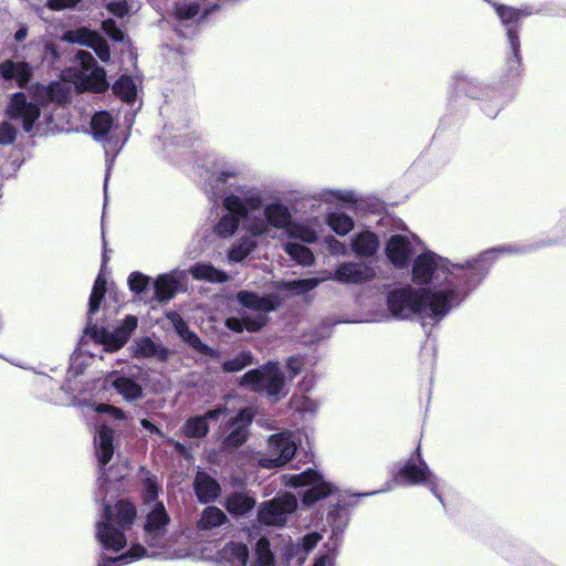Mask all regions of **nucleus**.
I'll list each match as a JSON object with an SVG mask.
<instances>
[{
  "instance_id": "obj_1",
  "label": "nucleus",
  "mask_w": 566,
  "mask_h": 566,
  "mask_svg": "<svg viewBox=\"0 0 566 566\" xmlns=\"http://www.w3.org/2000/svg\"><path fill=\"white\" fill-rule=\"evenodd\" d=\"M242 175L241 165L223 159L214 160L205 169L202 188L211 199L221 198L224 210L213 229L217 235L231 238L242 224L252 235L275 239L284 234L305 243H314L318 239L317 219L295 221L285 203L272 201L264 205L260 188L231 182Z\"/></svg>"
},
{
  "instance_id": "obj_2",
  "label": "nucleus",
  "mask_w": 566,
  "mask_h": 566,
  "mask_svg": "<svg viewBox=\"0 0 566 566\" xmlns=\"http://www.w3.org/2000/svg\"><path fill=\"white\" fill-rule=\"evenodd\" d=\"M500 251H486L463 264L452 263L431 251L422 252L413 260L412 281L428 285L423 291L431 300L429 308L438 316H446L481 283L488 270L485 261Z\"/></svg>"
},
{
  "instance_id": "obj_3",
  "label": "nucleus",
  "mask_w": 566,
  "mask_h": 566,
  "mask_svg": "<svg viewBox=\"0 0 566 566\" xmlns=\"http://www.w3.org/2000/svg\"><path fill=\"white\" fill-rule=\"evenodd\" d=\"M74 62L80 66V70L64 72L62 81L53 82L48 86H34L31 101H28L24 93L13 94L7 106V116L12 120L20 122L25 132H31L40 116L39 105L48 103L63 104L69 99L71 93L70 81L80 91L103 92L107 88L106 73L103 67L97 65L90 52L77 51Z\"/></svg>"
},
{
  "instance_id": "obj_4",
  "label": "nucleus",
  "mask_w": 566,
  "mask_h": 566,
  "mask_svg": "<svg viewBox=\"0 0 566 566\" xmlns=\"http://www.w3.org/2000/svg\"><path fill=\"white\" fill-rule=\"evenodd\" d=\"M142 496L146 511L144 525V541L147 547L132 545L129 551L116 557H102L98 566H120L129 564L143 557L150 558H175L182 555L176 554L170 548V537L167 526L170 517L161 502L157 501L159 486L156 478L149 472L143 471Z\"/></svg>"
},
{
  "instance_id": "obj_5",
  "label": "nucleus",
  "mask_w": 566,
  "mask_h": 566,
  "mask_svg": "<svg viewBox=\"0 0 566 566\" xmlns=\"http://www.w3.org/2000/svg\"><path fill=\"white\" fill-rule=\"evenodd\" d=\"M136 509L120 500L114 506L104 505V513L96 524V538L104 548L119 552L127 544V533L136 521Z\"/></svg>"
},
{
  "instance_id": "obj_6",
  "label": "nucleus",
  "mask_w": 566,
  "mask_h": 566,
  "mask_svg": "<svg viewBox=\"0 0 566 566\" xmlns=\"http://www.w3.org/2000/svg\"><path fill=\"white\" fill-rule=\"evenodd\" d=\"M105 292L106 280L103 277V275L99 274L95 280L90 297V322L85 328V333L90 335L95 342L104 345L106 350L114 352L123 347L128 340L130 334L136 329L137 317L134 315L126 316L122 325L115 328L113 332H108L105 328H98L96 325H93L91 322L92 316L98 311Z\"/></svg>"
},
{
  "instance_id": "obj_7",
  "label": "nucleus",
  "mask_w": 566,
  "mask_h": 566,
  "mask_svg": "<svg viewBox=\"0 0 566 566\" xmlns=\"http://www.w3.org/2000/svg\"><path fill=\"white\" fill-rule=\"evenodd\" d=\"M235 298L241 306L240 316L226 319V326L234 333L260 331L268 323L269 313L275 310L274 300L269 295L240 291Z\"/></svg>"
},
{
  "instance_id": "obj_8",
  "label": "nucleus",
  "mask_w": 566,
  "mask_h": 566,
  "mask_svg": "<svg viewBox=\"0 0 566 566\" xmlns=\"http://www.w3.org/2000/svg\"><path fill=\"white\" fill-rule=\"evenodd\" d=\"M430 301L423 290L411 285L392 290L387 297L388 308L395 317L407 319L418 315L421 318L442 319L444 316H438L429 308Z\"/></svg>"
},
{
  "instance_id": "obj_9",
  "label": "nucleus",
  "mask_w": 566,
  "mask_h": 566,
  "mask_svg": "<svg viewBox=\"0 0 566 566\" xmlns=\"http://www.w3.org/2000/svg\"><path fill=\"white\" fill-rule=\"evenodd\" d=\"M241 385L252 391L264 394L279 400L286 395L285 379L277 363L270 361L260 369L248 371L241 378Z\"/></svg>"
},
{
  "instance_id": "obj_10",
  "label": "nucleus",
  "mask_w": 566,
  "mask_h": 566,
  "mask_svg": "<svg viewBox=\"0 0 566 566\" xmlns=\"http://www.w3.org/2000/svg\"><path fill=\"white\" fill-rule=\"evenodd\" d=\"M282 483L290 488H306L302 495L304 505H312L337 491V488L327 481L318 471L308 469L297 474H283Z\"/></svg>"
},
{
  "instance_id": "obj_11",
  "label": "nucleus",
  "mask_w": 566,
  "mask_h": 566,
  "mask_svg": "<svg viewBox=\"0 0 566 566\" xmlns=\"http://www.w3.org/2000/svg\"><path fill=\"white\" fill-rule=\"evenodd\" d=\"M396 478L411 485H424L442 503V496L440 494L442 481L430 470L427 462L422 459L420 447H418L410 459L399 468Z\"/></svg>"
},
{
  "instance_id": "obj_12",
  "label": "nucleus",
  "mask_w": 566,
  "mask_h": 566,
  "mask_svg": "<svg viewBox=\"0 0 566 566\" xmlns=\"http://www.w3.org/2000/svg\"><path fill=\"white\" fill-rule=\"evenodd\" d=\"M91 130L93 138L103 144L107 158H114L126 142V136L107 112H98L92 117Z\"/></svg>"
},
{
  "instance_id": "obj_13",
  "label": "nucleus",
  "mask_w": 566,
  "mask_h": 566,
  "mask_svg": "<svg viewBox=\"0 0 566 566\" xmlns=\"http://www.w3.org/2000/svg\"><path fill=\"white\" fill-rule=\"evenodd\" d=\"M296 441L290 431L272 434L268 448L259 459V464L265 469L279 468L292 460L296 452Z\"/></svg>"
},
{
  "instance_id": "obj_14",
  "label": "nucleus",
  "mask_w": 566,
  "mask_h": 566,
  "mask_svg": "<svg viewBox=\"0 0 566 566\" xmlns=\"http://www.w3.org/2000/svg\"><path fill=\"white\" fill-rule=\"evenodd\" d=\"M296 509V496L292 493H284L271 501L263 502L258 511V520L269 526H283Z\"/></svg>"
},
{
  "instance_id": "obj_15",
  "label": "nucleus",
  "mask_w": 566,
  "mask_h": 566,
  "mask_svg": "<svg viewBox=\"0 0 566 566\" xmlns=\"http://www.w3.org/2000/svg\"><path fill=\"white\" fill-rule=\"evenodd\" d=\"M420 243L419 238L413 234H395L386 244L387 258L397 269H405Z\"/></svg>"
},
{
  "instance_id": "obj_16",
  "label": "nucleus",
  "mask_w": 566,
  "mask_h": 566,
  "mask_svg": "<svg viewBox=\"0 0 566 566\" xmlns=\"http://www.w3.org/2000/svg\"><path fill=\"white\" fill-rule=\"evenodd\" d=\"M495 10L500 17L503 25L506 29L507 40L514 56V62L520 63V38L517 34L518 21L531 14L530 11L524 9H515L512 7L495 4Z\"/></svg>"
},
{
  "instance_id": "obj_17",
  "label": "nucleus",
  "mask_w": 566,
  "mask_h": 566,
  "mask_svg": "<svg viewBox=\"0 0 566 566\" xmlns=\"http://www.w3.org/2000/svg\"><path fill=\"white\" fill-rule=\"evenodd\" d=\"M375 271L371 266L355 262H344L337 266L334 273H327L326 280H335L340 283H363L371 280Z\"/></svg>"
},
{
  "instance_id": "obj_18",
  "label": "nucleus",
  "mask_w": 566,
  "mask_h": 566,
  "mask_svg": "<svg viewBox=\"0 0 566 566\" xmlns=\"http://www.w3.org/2000/svg\"><path fill=\"white\" fill-rule=\"evenodd\" d=\"M186 280L187 272L178 269L158 275L154 282L155 296L157 301H170Z\"/></svg>"
},
{
  "instance_id": "obj_19",
  "label": "nucleus",
  "mask_w": 566,
  "mask_h": 566,
  "mask_svg": "<svg viewBox=\"0 0 566 566\" xmlns=\"http://www.w3.org/2000/svg\"><path fill=\"white\" fill-rule=\"evenodd\" d=\"M226 413L227 409L219 407L207 411L203 416L191 417L182 426V432L188 438H203L209 430L208 420H214Z\"/></svg>"
},
{
  "instance_id": "obj_20",
  "label": "nucleus",
  "mask_w": 566,
  "mask_h": 566,
  "mask_svg": "<svg viewBox=\"0 0 566 566\" xmlns=\"http://www.w3.org/2000/svg\"><path fill=\"white\" fill-rule=\"evenodd\" d=\"M253 418V412L250 408L242 409L234 419L230 422V433L224 439L227 448H237L241 446L248 437L247 427Z\"/></svg>"
},
{
  "instance_id": "obj_21",
  "label": "nucleus",
  "mask_w": 566,
  "mask_h": 566,
  "mask_svg": "<svg viewBox=\"0 0 566 566\" xmlns=\"http://www.w3.org/2000/svg\"><path fill=\"white\" fill-rule=\"evenodd\" d=\"M130 349L136 358H154L160 361L168 358V350L149 337L135 339Z\"/></svg>"
},
{
  "instance_id": "obj_22",
  "label": "nucleus",
  "mask_w": 566,
  "mask_h": 566,
  "mask_svg": "<svg viewBox=\"0 0 566 566\" xmlns=\"http://www.w3.org/2000/svg\"><path fill=\"white\" fill-rule=\"evenodd\" d=\"M113 430L106 426H101L94 438L96 457L101 467H105L114 454Z\"/></svg>"
},
{
  "instance_id": "obj_23",
  "label": "nucleus",
  "mask_w": 566,
  "mask_h": 566,
  "mask_svg": "<svg viewBox=\"0 0 566 566\" xmlns=\"http://www.w3.org/2000/svg\"><path fill=\"white\" fill-rule=\"evenodd\" d=\"M193 485L196 495L201 503L213 502L219 496L220 485L206 472H197Z\"/></svg>"
},
{
  "instance_id": "obj_24",
  "label": "nucleus",
  "mask_w": 566,
  "mask_h": 566,
  "mask_svg": "<svg viewBox=\"0 0 566 566\" xmlns=\"http://www.w3.org/2000/svg\"><path fill=\"white\" fill-rule=\"evenodd\" d=\"M0 76L6 81L14 80L20 87H23L31 78V67L25 62L7 60L0 63Z\"/></svg>"
},
{
  "instance_id": "obj_25",
  "label": "nucleus",
  "mask_w": 566,
  "mask_h": 566,
  "mask_svg": "<svg viewBox=\"0 0 566 566\" xmlns=\"http://www.w3.org/2000/svg\"><path fill=\"white\" fill-rule=\"evenodd\" d=\"M106 381L127 401L142 397L143 389L135 380L113 373Z\"/></svg>"
},
{
  "instance_id": "obj_26",
  "label": "nucleus",
  "mask_w": 566,
  "mask_h": 566,
  "mask_svg": "<svg viewBox=\"0 0 566 566\" xmlns=\"http://www.w3.org/2000/svg\"><path fill=\"white\" fill-rule=\"evenodd\" d=\"M220 560L227 566H247L249 551L244 544L229 543L219 553Z\"/></svg>"
},
{
  "instance_id": "obj_27",
  "label": "nucleus",
  "mask_w": 566,
  "mask_h": 566,
  "mask_svg": "<svg viewBox=\"0 0 566 566\" xmlns=\"http://www.w3.org/2000/svg\"><path fill=\"white\" fill-rule=\"evenodd\" d=\"M188 273L197 281H207L210 283H223L229 280V275L210 263H196L189 268Z\"/></svg>"
},
{
  "instance_id": "obj_28",
  "label": "nucleus",
  "mask_w": 566,
  "mask_h": 566,
  "mask_svg": "<svg viewBox=\"0 0 566 566\" xmlns=\"http://www.w3.org/2000/svg\"><path fill=\"white\" fill-rule=\"evenodd\" d=\"M378 248V237L371 231H363L355 235L352 241V249L358 256H371Z\"/></svg>"
},
{
  "instance_id": "obj_29",
  "label": "nucleus",
  "mask_w": 566,
  "mask_h": 566,
  "mask_svg": "<svg viewBox=\"0 0 566 566\" xmlns=\"http://www.w3.org/2000/svg\"><path fill=\"white\" fill-rule=\"evenodd\" d=\"M227 515L217 506L206 507L197 522L199 531H212L227 522Z\"/></svg>"
},
{
  "instance_id": "obj_30",
  "label": "nucleus",
  "mask_w": 566,
  "mask_h": 566,
  "mask_svg": "<svg viewBox=\"0 0 566 566\" xmlns=\"http://www.w3.org/2000/svg\"><path fill=\"white\" fill-rule=\"evenodd\" d=\"M249 566H275L274 554L270 548V543L265 537H261L250 557Z\"/></svg>"
},
{
  "instance_id": "obj_31",
  "label": "nucleus",
  "mask_w": 566,
  "mask_h": 566,
  "mask_svg": "<svg viewBox=\"0 0 566 566\" xmlns=\"http://www.w3.org/2000/svg\"><path fill=\"white\" fill-rule=\"evenodd\" d=\"M248 233L249 235L241 238L230 249L228 254L230 261H243L256 248V241L254 238H266L265 235H252L250 232Z\"/></svg>"
},
{
  "instance_id": "obj_32",
  "label": "nucleus",
  "mask_w": 566,
  "mask_h": 566,
  "mask_svg": "<svg viewBox=\"0 0 566 566\" xmlns=\"http://www.w3.org/2000/svg\"><path fill=\"white\" fill-rule=\"evenodd\" d=\"M103 3L112 15L119 19L135 14L140 7L136 0H103Z\"/></svg>"
},
{
  "instance_id": "obj_33",
  "label": "nucleus",
  "mask_w": 566,
  "mask_h": 566,
  "mask_svg": "<svg viewBox=\"0 0 566 566\" xmlns=\"http://www.w3.org/2000/svg\"><path fill=\"white\" fill-rule=\"evenodd\" d=\"M113 91L124 102L132 103L137 95V78L123 75L113 85Z\"/></svg>"
},
{
  "instance_id": "obj_34",
  "label": "nucleus",
  "mask_w": 566,
  "mask_h": 566,
  "mask_svg": "<svg viewBox=\"0 0 566 566\" xmlns=\"http://www.w3.org/2000/svg\"><path fill=\"white\" fill-rule=\"evenodd\" d=\"M98 33L86 27H81L74 30H67L63 33L62 40L72 44H80L84 46H91L94 39Z\"/></svg>"
},
{
  "instance_id": "obj_35",
  "label": "nucleus",
  "mask_w": 566,
  "mask_h": 566,
  "mask_svg": "<svg viewBox=\"0 0 566 566\" xmlns=\"http://www.w3.org/2000/svg\"><path fill=\"white\" fill-rule=\"evenodd\" d=\"M284 251L300 265L308 266L314 263L315 258L313 252L303 244L287 242L284 244Z\"/></svg>"
},
{
  "instance_id": "obj_36",
  "label": "nucleus",
  "mask_w": 566,
  "mask_h": 566,
  "mask_svg": "<svg viewBox=\"0 0 566 566\" xmlns=\"http://www.w3.org/2000/svg\"><path fill=\"white\" fill-rule=\"evenodd\" d=\"M327 224L338 235H345L354 228L353 219L340 211L329 212L326 217Z\"/></svg>"
},
{
  "instance_id": "obj_37",
  "label": "nucleus",
  "mask_w": 566,
  "mask_h": 566,
  "mask_svg": "<svg viewBox=\"0 0 566 566\" xmlns=\"http://www.w3.org/2000/svg\"><path fill=\"white\" fill-rule=\"evenodd\" d=\"M316 198L326 203H333L335 201L346 203L356 202L355 193L350 190L323 189L317 193Z\"/></svg>"
},
{
  "instance_id": "obj_38",
  "label": "nucleus",
  "mask_w": 566,
  "mask_h": 566,
  "mask_svg": "<svg viewBox=\"0 0 566 566\" xmlns=\"http://www.w3.org/2000/svg\"><path fill=\"white\" fill-rule=\"evenodd\" d=\"M254 506V500L244 494H233L227 500V510L231 513L242 515Z\"/></svg>"
},
{
  "instance_id": "obj_39",
  "label": "nucleus",
  "mask_w": 566,
  "mask_h": 566,
  "mask_svg": "<svg viewBox=\"0 0 566 566\" xmlns=\"http://www.w3.org/2000/svg\"><path fill=\"white\" fill-rule=\"evenodd\" d=\"M252 355L249 352H241L231 359L223 363L222 368L227 373H237L252 364Z\"/></svg>"
},
{
  "instance_id": "obj_40",
  "label": "nucleus",
  "mask_w": 566,
  "mask_h": 566,
  "mask_svg": "<svg viewBox=\"0 0 566 566\" xmlns=\"http://www.w3.org/2000/svg\"><path fill=\"white\" fill-rule=\"evenodd\" d=\"M325 276L321 279H303L290 281L285 284V289L295 294H303L314 290L321 282L325 281Z\"/></svg>"
},
{
  "instance_id": "obj_41",
  "label": "nucleus",
  "mask_w": 566,
  "mask_h": 566,
  "mask_svg": "<svg viewBox=\"0 0 566 566\" xmlns=\"http://www.w3.org/2000/svg\"><path fill=\"white\" fill-rule=\"evenodd\" d=\"M292 408L301 413L313 415L318 409V402L307 396H294L291 400Z\"/></svg>"
},
{
  "instance_id": "obj_42",
  "label": "nucleus",
  "mask_w": 566,
  "mask_h": 566,
  "mask_svg": "<svg viewBox=\"0 0 566 566\" xmlns=\"http://www.w3.org/2000/svg\"><path fill=\"white\" fill-rule=\"evenodd\" d=\"M149 280V276L143 273L134 272L128 276L129 289L136 294H140L148 286Z\"/></svg>"
},
{
  "instance_id": "obj_43",
  "label": "nucleus",
  "mask_w": 566,
  "mask_h": 566,
  "mask_svg": "<svg viewBox=\"0 0 566 566\" xmlns=\"http://www.w3.org/2000/svg\"><path fill=\"white\" fill-rule=\"evenodd\" d=\"M103 31L115 42H124L126 35L123 30L117 27L113 19H106L102 22Z\"/></svg>"
},
{
  "instance_id": "obj_44",
  "label": "nucleus",
  "mask_w": 566,
  "mask_h": 566,
  "mask_svg": "<svg viewBox=\"0 0 566 566\" xmlns=\"http://www.w3.org/2000/svg\"><path fill=\"white\" fill-rule=\"evenodd\" d=\"M90 48L95 51L101 61L107 62L111 59L109 46L99 34L96 35V39H94Z\"/></svg>"
},
{
  "instance_id": "obj_45",
  "label": "nucleus",
  "mask_w": 566,
  "mask_h": 566,
  "mask_svg": "<svg viewBox=\"0 0 566 566\" xmlns=\"http://www.w3.org/2000/svg\"><path fill=\"white\" fill-rule=\"evenodd\" d=\"M17 130L9 122L0 123V145L6 146L14 142Z\"/></svg>"
},
{
  "instance_id": "obj_46",
  "label": "nucleus",
  "mask_w": 566,
  "mask_h": 566,
  "mask_svg": "<svg viewBox=\"0 0 566 566\" xmlns=\"http://www.w3.org/2000/svg\"><path fill=\"white\" fill-rule=\"evenodd\" d=\"M169 318L176 329V332L178 333V335L185 339L189 333L191 332L187 325V323L182 319V317L177 314V313H171L169 315Z\"/></svg>"
},
{
  "instance_id": "obj_47",
  "label": "nucleus",
  "mask_w": 566,
  "mask_h": 566,
  "mask_svg": "<svg viewBox=\"0 0 566 566\" xmlns=\"http://www.w3.org/2000/svg\"><path fill=\"white\" fill-rule=\"evenodd\" d=\"M82 0H48L46 7L52 11L75 8Z\"/></svg>"
},
{
  "instance_id": "obj_48",
  "label": "nucleus",
  "mask_w": 566,
  "mask_h": 566,
  "mask_svg": "<svg viewBox=\"0 0 566 566\" xmlns=\"http://www.w3.org/2000/svg\"><path fill=\"white\" fill-rule=\"evenodd\" d=\"M95 411L98 413H108L112 418L122 420L125 418V413L122 409L112 405L98 403L95 406Z\"/></svg>"
},
{
  "instance_id": "obj_49",
  "label": "nucleus",
  "mask_w": 566,
  "mask_h": 566,
  "mask_svg": "<svg viewBox=\"0 0 566 566\" xmlns=\"http://www.w3.org/2000/svg\"><path fill=\"white\" fill-rule=\"evenodd\" d=\"M184 340L187 342L191 347L197 349L199 353L207 354L210 350V348L207 345H205L193 332H190L189 335Z\"/></svg>"
},
{
  "instance_id": "obj_50",
  "label": "nucleus",
  "mask_w": 566,
  "mask_h": 566,
  "mask_svg": "<svg viewBox=\"0 0 566 566\" xmlns=\"http://www.w3.org/2000/svg\"><path fill=\"white\" fill-rule=\"evenodd\" d=\"M287 368H289L291 378L295 377L303 368V358L291 357L287 360Z\"/></svg>"
},
{
  "instance_id": "obj_51",
  "label": "nucleus",
  "mask_w": 566,
  "mask_h": 566,
  "mask_svg": "<svg viewBox=\"0 0 566 566\" xmlns=\"http://www.w3.org/2000/svg\"><path fill=\"white\" fill-rule=\"evenodd\" d=\"M321 539V535L317 533H311L303 537V547L306 552L313 549Z\"/></svg>"
},
{
  "instance_id": "obj_52",
  "label": "nucleus",
  "mask_w": 566,
  "mask_h": 566,
  "mask_svg": "<svg viewBox=\"0 0 566 566\" xmlns=\"http://www.w3.org/2000/svg\"><path fill=\"white\" fill-rule=\"evenodd\" d=\"M502 106H503V102L500 101L499 98H495L493 106H489V105L483 106V112L489 117H494L499 113V111L501 109Z\"/></svg>"
},
{
  "instance_id": "obj_53",
  "label": "nucleus",
  "mask_w": 566,
  "mask_h": 566,
  "mask_svg": "<svg viewBox=\"0 0 566 566\" xmlns=\"http://www.w3.org/2000/svg\"><path fill=\"white\" fill-rule=\"evenodd\" d=\"M314 566H334V556L331 553L322 554L315 560Z\"/></svg>"
},
{
  "instance_id": "obj_54",
  "label": "nucleus",
  "mask_w": 566,
  "mask_h": 566,
  "mask_svg": "<svg viewBox=\"0 0 566 566\" xmlns=\"http://www.w3.org/2000/svg\"><path fill=\"white\" fill-rule=\"evenodd\" d=\"M347 523V515L345 512H335V530L337 532L342 531Z\"/></svg>"
},
{
  "instance_id": "obj_55",
  "label": "nucleus",
  "mask_w": 566,
  "mask_h": 566,
  "mask_svg": "<svg viewBox=\"0 0 566 566\" xmlns=\"http://www.w3.org/2000/svg\"><path fill=\"white\" fill-rule=\"evenodd\" d=\"M142 426L144 429L148 430L149 432L155 433L159 437H164L161 430L159 428H157L155 424H153L149 420L143 419Z\"/></svg>"
},
{
  "instance_id": "obj_56",
  "label": "nucleus",
  "mask_w": 566,
  "mask_h": 566,
  "mask_svg": "<svg viewBox=\"0 0 566 566\" xmlns=\"http://www.w3.org/2000/svg\"><path fill=\"white\" fill-rule=\"evenodd\" d=\"M38 385L40 386H43V387H50V388H53L56 384L54 382V380L46 376V375H41L39 376L38 378Z\"/></svg>"
},
{
  "instance_id": "obj_57",
  "label": "nucleus",
  "mask_w": 566,
  "mask_h": 566,
  "mask_svg": "<svg viewBox=\"0 0 566 566\" xmlns=\"http://www.w3.org/2000/svg\"><path fill=\"white\" fill-rule=\"evenodd\" d=\"M107 482H108V478L106 476V473L104 471L101 473V476L98 478L99 492L96 493V500H102V501L104 500L102 491H103L104 484H106Z\"/></svg>"
},
{
  "instance_id": "obj_58",
  "label": "nucleus",
  "mask_w": 566,
  "mask_h": 566,
  "mask_svg": "<svg viewBox=\"0 0 566 566\" xmlns=\"http://www.w3.org/2000/svg\"><path fill=\"white\" fill-rule=\"evenodd\" d=\"M45 54L50 55L53 61L59 59L57 48L52 43L45 45Z\"/></svg>"
},
{
  "instance_id": "obj_59",
  "label": "nucleus",
  "mask_w": 566,
  "mask_h": 566,
  "mask_svg": "<svg viewBox=\"0 0 566 566\" xmlns=\"http://www.w3.org/2000/svg\"><path fill=\"white\" fill-rule=\"evenodd\" d=\"M28 35V28L25 25H22L14 34V39L17 41H22L27 38Z\"/></svg>"
},
{
  "instance_id": "obj_60",
  "label": "nucleus",
  "mask_w": 566,
  "mask_h": 566,
  "mask_svg": "<svg viewBox=\"0 0 566 566\" xmlns=\"http://www.w3.org/2000/svg\"><path fill=\"white\" fill-rule=\"evenodd\" d=\"M344 247L340 242L336 241V240H333L332 243H331V251L333 253H342L344 254Z\"/></svg>"
},
{
  "instance_id": "obj_61",
  "label": "nucleus",
  "mask_w": 566,
  "mask_h": 566,
  "mask_svg": "<svg viewBox=\"0 0 566 566\" xmlns=\"http://www.w3.org/2000/svg\"><path fill=\"white\" fill-rule=\"evenodd\" d=\"M313 386V379L312 377H304V379L302 380V387L304 388L305 391H308Z\"/></svg>"
},
{
  "instance_id": "obj_62",
  "label": "nucleus",
  "mask_w": 566,
  "mask_h": 566,
  "mask_svg": "<svg viewBox=\"0 0 566 566\" xmlns=\"http://www.w3.org/2000/svg\"><path fill=\"white\" fill-rule=\"evenodd\" d=\"M459 87L463 91H465L467 93L471 94L468 90H467V86L469 85V82L467 80H461L459 83H458Z\"/></svg>"
},
{
  "instance_id": "obj_63",
  "label": "nucleus",
  "mask_w": 566,
  "mask_h": 566,
  "mask_svg": "<svg viewBox=\"0 0 566 566\" xmlns=\"http://www.w3.org/2000/svg\"><path fill=\"white\" fill-rule=\"evenodd\" d=\"M175 447H176L178 450H182V449H184V446H182V444H180V443H178V442H176V443H175Z\"/></svg>"
},
{
  "instance_id": "obj_64",
  "label": "nucleus",
  "mask_w": 566,
  "mask_h": 566,
  "mask_svg": "<svg viewBox=\"0 0 566 566\" xmlns=\"http://www.w3.org/2000/svg\"><path fill=\"white\" fill-rule=\"evenodd\" d=\"M537 566H553V565H549V564H547V563H545V562H541V563H538V565H537Z\"/></svg>"
}]
</instances>
